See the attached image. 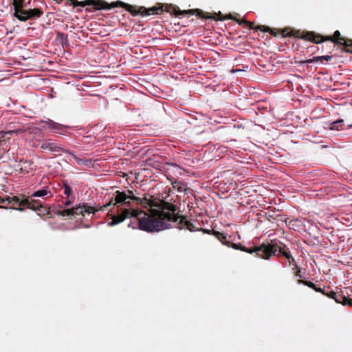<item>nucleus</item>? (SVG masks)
Masks as SVG:
<instances>
[{"mask_svg":"<svg viewBox=\"0 0 352 352\" xmlns=\"http://www.w3.org/2000/svg\"><path fill=\"white\" fill-rule=\"evenodd\" d=\"M137 205L141 206L146 211L135 209V219L138 228L148 232H160L174 226L179 230L184 228L190 232L201 230L197 228L185 216L176 213L177 207L172 203L161 199L138 197Z\"/></svg>","mask_w":352,"mask_h":352,"instance_id":"obj_1","label":"nucleus"},{"mask_svg":"<svg viewBox=\"0 0 352 352\" xmlns=\"http://www.w3.org/2000/svg\"><path fill=\"white\" fill-rule=\"evenodd\" d=\"M138 197L135 196L131 190L126 191L117 190L108 203L99 208L83 204L72 208L74 216L95 214L98 211H109L112 221L108 223L109 226H114L123 222L126 219L135 218V208L132 207V202L137 204Z\"/></svg>","mask_w":352,"mask_h":352,"instance_id":"obj_2","label":"nucleus"},{"mask_svg":"<svg viewBox=\"0 0 352 352\" xmlns=\"http://www.w3.org/2000/svg\"><path fill=\"white\" fill-rule=\"evenodd\" d=\"M170 8L169 9L171 10L173 9L174 10V13L176 16L178 15H182V14H192V15H197L199 17L204 18V19H214V20H224V19H232L236 21L239 24L245 23L247 25L250 29L257 30L256 28L257 26H254V23L252 22L247 21L245 20H237L235 19L231 14L226 16L225 18H221V17H215L212 16L208 13H205L201 10L199 9H192V10H177L175 8H172L171 6H169ZM172 12V11H170Z\"/></svg>","mask_w":352,"mask_h":352,"instance_id":"obj_3","label":"nucleus"},{"mask_svg":"<svg viewBox=\"0 0 352 352\" xmlns=\"http://www.w3.org/2000/svg\"><path fill=\"white\" fill-rule=\"evenodd\" d=\"M236 250H239L250 254L256 253L258 257L263 259H269L274 252L277 250L276 246H266L265 244H262L259 246H256L252 248H247L242 245L241 243L236 244L230 243V246Z\"/></svg>","mask_w":352,"mask_h":352,"instance_id":"obj_4","label":"nucleus"},{"mask_svg":"<svg viewBox=\"0 0 352 352\" xmlns=\"http://www.w3.org/2000/svg\"><path fill=\"white\" fill-rule=\"evenodd\" d=\"M279 33L282 37H292L294 36L297 38L304 39L311 41L314 39V32L296 30L289 27L285 28L282 30H278Z\"/></svg>","mask_w":352,"mask_h":352,"instance_id":"obj_5","label":"nucleus"},{"mask_svg":"<svg viewBox=\"0 0 352 352\" xmlns=\"http://www.w3.org/2000/svg\"><path fill=\"white\" fill-rule=\"evenodd\" d=\"M349 292L352 293V290L349 288H345L344 290L340 291V292H335L333 291H330L329 292H325L324 295L334 299L338 303L352 307V298H349L351 294Z\"/></svg>","mask_w":352,"mask_h":352,"instance_id":"obj_6","label":"nucleus"},{"mask_svg":"<svg viewBox=\"0 0 352 352\" xmlns=\"http://www.w3.org/2000/svg\"><path fill=\"white\" fill-rule=\"evenodd\" d=\"M43 14L41 8H34L33 9H21L14 12V16L21 21H26L28 20L35 19L41 17Z\"/></svg>","mask_w":352,"mask_h":352,"instance_id":"obj_7","label":"nucleus"},{"mask_svg":"<svg viewBox=\"0 0 352 352\" xmlns=\"http://www.w3.org/2000/svg\"><path fill=\"white\" fill-rule=\"evenodd\" d=\"M6 200H7L8 204H11L13 206V209L23 211V208L22 207L28 208L31 199L24 195H20L18 196L12 197L7 196L6 197Z\"/></svg>","mask_w":352,"mask_h":352,"instance_id":"obj_8","label":"nucleus"},{"mask_svg":"<svg viewBox=\"0 0 352 352\" xmlns=\"http://www.w3.org/2000/svg\"><path fill=\"white\" fill-rule=\"evenodd\" d=\"M170 171L177 173L178 172L179 175L182 174V170L180 166L177 164H172L170 168L168 169V179L171 182V184L174 189L177 190L178 192H185L187 190V184L179 180L175 179L173 177L170 175Z\"/></svg>","mask_w":352,"mask_h":352,"instance_id":"obj_9","label":"nucleus"},{"mask_svg":"<svg viewBox=\"0 0 352 352\" xmlns=\"http://www.w3.org/2000/svg\"><path fill=\"white\" fill-rule=\"evenodd\" d=\"M314 40L311 41V42L314 43H320L324 41H331L337 45H340L344 41L345 38L341 36L340 32L338 30H336L333 36H324L319 34H316L314 32Z\"/></svg>","mask_w":352,"mask_h":352,"instance_id":"obj_10","label":"nucleus"},{"mask_svg":"<svg viewBox=\"0 0 352 352\" xmlns=\"http://www.w3.org/2000/svg\"><path fill=\"white\" fill-rule=\"evenodd\" d=\"M28 209L37 212L38 215L43 217L50 214L47 205H43L40 201L31 199Z\"/></svg>","mask_w":352,"mask_h":352,"instance_id":"obj_11","label":"nucleus"},{"mask_svg":"<svg viewBox=\"0 0 352 352\" xmlns=\"http://www.w3.org/2000/svg\"><path fill=\"white\" fill-rule=\"evenodd\" d=\"M266 246H276L277 250L274 252V255H276L278 252H280L287 260L289 265H295V263H296L294 258L290 254V252L289 250H286L285 245L283 248H281V247H279L276 243H272V244H267V245H266ZM272 256H274V254Z\"/></svg>","mask_w":352,"mask_h":352,"instance_id":"obj_12","label":"nucleus"},{"mask_svg":"<svg viewBox=\"0 0 352 352\" xmlns=\"http://www.w3.org/2000/svg\"><path fill=\"white\" fill-rule=\"evenodd\" d=\"M39 147L43 151L48 150L54 153L58 152L60 151H63V150L56 143L51 142L50 140H45L41 142L39 144Z\"/></svg>","mask_w":352,"mask_h":352,"instance_id":"obj_13","label":"nucleus"},{"mask_svg":"<svg viewBox=\"0 0 352 352\" xmlns=\"http://www.w3.org/2000/svg\"><path fill=\"white\" fill-rule=\"evenodd\" d=\"M63 152L68 153L72 156V157L76 161L78 165H85V166H90L92 163V160L91 159H81L78 157L74 153L71 152L69 150H63Z\"/></svg>","mask_w":352,"mask_h":352,"instance_id":"obj_14","label":"nucleus"},{"mask_svg":"<svg viewBox=\"0 0 352 352\" xmlns=\"http://www.w3.org/2000/svg\"><path fill=\"white\" fill-rule=\"evenodd\" d=\"M31 0H13L14 12L30 6Z\"/></svg>","mask_w":352,"mask_h":352,"instance_id":"obj_15","label":"nucleus"},{"mask_svg":"<svg viewBox=\"0 0 352 352\" xmlns=\"http://www.w3.org/2000/svg\"><path fill=\"white\" fill-rule=\"evenodd\" d=\"M213 235L218 239L223 244L230 247V242L227 241V236L224 234V233L220 232L219 231H212Z\"/></svg>","mask_w":352,"mask_h":352,"instance_id":"obj_16","label":"nucleus"},{"mask_svg":"<svg viewBox=\"0 0 352 352\" xmlns=\"http://www.w3.org/2000/svg\"><path fill=\"white\" fill-rule=\"evenodd\" d=\"M256 30H259L263 32H270V34L274 36H276L279 33L278 30L275 31V30H272L270 28L265 25H257Z\"/></svg>","mask_w":352,"mask_h":352,"instance_id":"obj_17","label":"nucleus"},{"mask_svg":"<svg viewBox=\"0 0 352 352\" xmlns=\"http://www.w3.org/2000/svg\"><path fill=\"white\" fill-rule=\"evenodd\" d=\"M332 58L331 56H314L313 58L307 60L305 63H316L318 61L322 62L323 60L329 61Z\"/></svg>","mask_w":352,"mask_h":352,"instance_id":"obj_18","label":"nucleus"},{"mask_svg":"<svg viewBox=\"0 0 352 352\" xmlns=\"http://www.w3.org/2000/svg\"><path fill=\"white\" fill-rule=\"evenodd\" d=\"M41 122L45 124L52 130H58L61 127V124L56 123L50 119L43 121L42 120Z\"/></svg>","mask_w":352,"mask_h":352,"instance_id":"obj_19","label":"nucleus"},{"mask_svg":"<svg viewBox=\"0 0 352 352\" xmlns=\"http://www.w3.org/2000/svg\"><path fill=\"white\" fill-rule=\"evenodd\" d=\"M344 126V120L339 119L335 122H333L331 124L330 129L331 130H342L343 129Z\"/></svg>","mask_w":352,"mask_h":352,"instance_id":"obj_20","label":"nucleus"},{"mask_svg":"<svg viewBox=\"0 0 352 352\" xmlns=\"http://www.w3.org/2000/svg\"><path fill=\"white\" fill-rule=\"evenodd\" d=\"M48 194H50V192L45 188L34 192L30 196H28V197H30V199H32V197H42L47 195Z\"/></svg>","mask_w":352,"mask_h":352,"instance_id":"obj_21","label":"nucleus"},{"mask_svg":"<svg viewBox=\"0 0 352 352\" xmlns=\"http://www.w3.org/2000/svg\"><path fill=\"white\" fill-rule=\"evenodd\" d=\"M340 45L344 47V49L346 52L352 53V40L351 39L345 38Z\"/></svg>","mask_w":352,"mask_h":352,"instance_id":"obj_22","label":"nucleus"},{"mask_svg":"<svg viewBox=\"0 0 352 352\" xmlns=\"http://www.w3.org/2000/svg\"><path fill=\"white\" fill-rule=\"evenodd\" d=\"M17 133L16 131H0V143L2 142H6V140H9L10 138L7 137L8 135H11L12 133Z\"/></svg>","mask_w":352,"mask_h":352,"instance_id":"obj_23","label":"nucleus"},{"mask_svg":"<svg viewBox=\"0 0 352 352\" xmlns=\"http://www.w3.org/2000/svg\"><path fill=\"white\" fill-rule=\"evenodd\" d=\"M73 211H74V210H72V208L69 209L59 210L56 212V213L63 217L74 216Z\"/></svg>","mask_w":352,"mask_h":352,"instance_id":"obj_24","label":"nucleus"},{"mask_svg":"<svg viewBox=\"0 0 352 352\" xmlns=\"http://www.w3.org/2000/svg\"><path fill=\"white\" fill-rule=\"evenodd\" d=\"M297 283L298 284H303V285H306V286H307V287H309L310 288H312L313 289H316V285L314 283H312L311 281L304 280L302 279H298L297 280Z\"/></svg>","mask_w":352,"mask_h":352,"instance_id":"obj_25","label":"nucleus"},{"mask_svg":"<svg viewBox=\"0 0 352 352\" xmlns=\"http://www.w3.org/2000/svg\"><path fill=\"white\" fill-rule=\"evenodd\" d=\"M64 194L66 195L68 197H69L72 195V188L71 187L67 184H63Z\"/></svg>","mask_w":352,"mask_h":352,"instance_id":"obj_26","label":"nucleus"},{"mask_svg":"<svg viewBox=\"0 0 352 352\" xmlns=\"http://www.w3.org/2000/svg\"><path fill=\"white\" fill-rule=\"evenodd\" d=\"M294 269L296 270V272H294L295 276L299 277L300 279H301L302 276L301 275L300 268L298 266L297 263H295Z\"/></svg>","mask_w":352,"mask_h":352,"instance_id":"obj_27","label":"nucleus"},{"mask_svg":"<svg viewBox=\"0 0 352 352\" xmlns=\"http://www.w3.org/2000/svg\"><path fill=\"white\" fill-rule=\"evenodd\" d=\"M74 198L73 197H68V199L64 203L65 206H68L71 205L74 201Z\"/></svg>","mask_w":352,"mask_h":352,"instance_id":"obj_28","label":"nucleus"},{"mask_svg":"<svg viewBox=\"0 0 352 352\" xmlns=\"http://www.w3.org/2000/svg\"><path fill=\"white\" fill-rule=\"evenodd\" d=\"M316 292H320L322 293V294H325V292L324 291V289L320 288V287H316V289H314Z\"/></svg>","mask_w":352,"mask_h":352,"instance_id":"obj_29","label":"nucleus"},{"mask_svg":"<svg viewBox=\"0 0 352 352\" xmlns=\"http://www.w3.org/2000/svg\"><path fill=\"white\" fill-rule=\"evenodd\" d=\"M5 203H7V200H6V197H0V204H5Z\"/></svg>","mask_w":352,"mask_h":352,"instance_id":"obj_30","label":"nucleus"},{"mask_svg":"<svg viewBox=\"0 0 352 352\" xmlns=\"http://www.w3.org/2000/svg\"><path fill=\"white\" fill-rule=\"evenodd\" d=\"M59 36H60L62 38L63 37H65V38H67V35H65L64 34H59Z\"/></svg>","mask_w":352,"mask_h":352,"instance_id":"obj_31","label":"nucleus"},{"mask_svg":"<svg viewBox=\"0 0 352 352\" xmlns=\"http://www.w3.org/2000/svg\"><path fill=\"white\" fill-rule=\"evenodd\" d=\"M86 10H87V11H88V12L91 11V9H89V8H86Z\"/></svg>","mask_w":352,"mask_h":352,"instance_id":"obj_32","label":"nucleus"},{"mask_svg":"<svg viewBox=\"0 0 352 352\" xmlns=\"http://www.w3.org/2000/svg\"><path fill=\"white\" fill-rule=\"evenodd\" d=\"M0 208H6L4 206H0Z\"/></svg>","mask_w":352,"mask_h":352,"instance_id":"obj_33","label":"nucleus"}]
</instances>
